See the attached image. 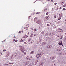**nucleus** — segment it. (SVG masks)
Instances as JSON below:
<instances>
[{
	"label": "nucleus",
	"mask_w": 66,
	"mask_h": 66,
	"mask_svg": "<svg viewBox=\"0 0 66 66\" xmlns=\"http://www.w3.org/2000/svg\"><path fill=\"white\" fill-rule=\"evenodd\" d=\"M34 21H36V23H38L39 24H41V23L42 22V21L41 20H39L38 21H37V19L36 18H35L34 19Z\"/></svg>",
	"instance_id": "f03ea898"
},
{
	"label": "nucleus",
	"mask_w": 66,
	"mask_h": 66,
	"mask_svg": "<svg viewBox=\"0 0 66 66\" xmlns=\"http://www.w3.org/2000/svg\"><path fill=\"white\" fill-rule=\"evenodd\" d=\"M30 17H31V16H29L28 17V19H30Z\"/></svg>",
	"instance_id": "7c9ffc66"
},
{
	"label": "nucleus",
	"mask_w": 66,
	"mask_h": 66,
	"mask_svg": "<svg viewBox=\"0 0 66 66\" xmlns=\"http://www.w3.org/2000/svg\"><path fill=\"white\" fill-rule=\"evenodd\" d=\"M48 1H50V0H48Z\"/></svg>",
	"instance_id": "5fc2aeb1"
},
{
	"label": "nucleus",
	"mask_w": 66,
	"mask_h": 66,
	"mask_svg": "<svg viewBox=\"0 0 66 66\" xmlns=\"http://www.w3.org/2000/svg\"><path fill=\"white\" fill-rule=\"evenodd\" d=\"M60 9H62V8L61 7H60Z\"/></svg>",
	"instance_id": "8fccbe9b"
},
{
	"label": "nucleus",
	"mask_w": 66,
	"mask_h": 66,
	"mask_svg": "<svg viewBox=\"0 0 66 66\" xmlns=\"http://www.w3.org/2000/svg\"><path fill=\"white\" fill-rule=\"evenodd\" d=\"M65 35H66V33H65Z\"/></svg>",
	"instance_id": "bf43d9fd"
},
{
	"label": "nucleus",
	"mask_w": 66,
	"mask_h": 66,
	"mask_svg": "<svg viewBox=\"0 0 66 66\" xmlns=\"http://www.w3.org/2000/svg\"><path fill=\"white\" fill-rule=\"evenodd\" d=\"M14 38H16V37H15V36H14Z\"/></svg>",
	"instance_id": "79ce46f5"
},
{
	"label": "nucleus",
	"mask_w": 66,
	"mask_h": 66,
	"mask_svg": "<svg viewBox=\"0 0 66 66\" xmlns=\"http://www.w3.org/2000/svg\"><path fill=\"white\" fill-rule=\"evenodd\" d=\"M25 51V50H24V49H23L21 50V51H22V52H24V51Z\"/></svg>",
	"instance_id": "9b49d317"
},
{
	"label": "nucleus",
	"mask_w": 66,
	"mask_h": 66,
	"mask_svg": "<svg viewBox=\"0 0 66 66\" xmlns=\"http://www.w3.org/2000/svg\"><path fill=\"white\" fill-rule=\"evenodd\" d=\"M41 33H42V34H44V31H43Z\"/></svg>",
	"instance_id": "4be33fe9"
},
{
	"label": "nucleus",
	"mask_w": 66,
	"mask_h": 66,
	"mask_svg": "<svg viewBox=\"0 0 66 66\" xmlns=\"http://www.w3.org/2000/svg\"><path fill=\"white\" fill-rule=\"evenodd\" d=\"M34 53V52L32 51L31 52V53H30L31 54H33Z\"/></svg>",
	"instance_id": "cd10ccee"
},
{
	"label": "nucleus",
	"mask_w": 66,
	"mask_h": 66,
	"mask_svg": "<svg viewBox=\"0 0 66 66\" xmlns=\"http://www.w3.org/2000/svg\"><path fill=\"white\" fill-rule=\"evenodd\" d=\"M28 66H32V65H28Z\"/></svg>",
	"instance_id": "3c124183"
},
{
	"label": "nucleus",
	"mask_w": 66,
	"mask_h": 66,
	"mask_svg": "<svg viewBox=\"0 0 66 66\" xmlns=\"http://www.w3.org/2000/svg\"><path fill=\"white\" fill-rule=\"evenodd\" d=\"M31 30H33V28H31Z\"/></svg>",
	"instance_id": "de8ad7c7"
},
{
	"label": "nucleus",
	"mask_w": 66,
	"mask_h": 66,
	"mask_svg": "<svg viewBox=\"0 0 66 66\" xmlns=\"http://www.w3.org/2000/svg\"><path fill=\"white\" fill-rule=\"evenodd\" d=\"M34 36H37V34H36L34 35Z\"/></svg>",
	"instance_id": "aec40b11"
},
{
	"label": "nucleus",
	"mask_w": 66,
	"mask_h": 66,
	"mask_svg": "<svg viewBox=\"0 0 66 66\" xmlns=\"http://www.w3.org/2000/svg\"><path fill=\"white\" fill-rule=\"evenodd\" d=\"M37 1V0L36 1H35L34 3H35L36 2V1Z\"/></svg>",
	"instance_id": "864d4df0"
},
{
	"label": "nucleus",
	"mask_w": 66,
	"mask_h": 66,
	"mask_svg": "<svg viewBox=\"0 0 66 66\" xmlns=\"http://www.w3.org/2000/svg\"><path fill=\"white\" fill-rule=\"evenodd\" d=\"M24 54H26V53H24Z\"/></svg>",
	"instance_id": "052dcab7"
},
{
	"label": "nucleus",
	"mask_w": 66,
	"mask_h": 66,
	"mask_svg": "<svg viewBox=\"0 0 66 66\" xmlns=\"http://www.w3.org/2000/svg\"><path fill=\"white\" fill-rule=\"evenodd\" d=\"M47 26H48V27H50V25H49V24H48L47 25Z\"/></svg>",
	"instance_id": "393cba45"
},
{
	"label": "nucleus",
	"mask_w": 66,
	"mask_h": 66,
	"mask_svg": "<svg viewBox=\"0 0 66 66\" xmlns=\"http://www.w3.org/2000/svg\"><path fill=\"white\" fill-rule=\"evenodd\" d=\"M60 37L61 39H63V37H62V36H60Z\"/></svg>",
	"instance_id": "dca6fc26"
},
{
	"label": "nucleus",
	"mask_w": 66,
	"mask_h": 66,
	"mask_svg": "<svg viewBox=\"0 0 66 66\" xmlns=\"http://www.w3.org/2000/svg\"><path fill=\"white\" fill-rule=\"evenodd\" d=\"M30 40H31V38L29 39L28 40V42H30Z\"/></svg>",
	"instance_id": "b1692460"
},
{
	"label": "nucleus",
	"mask_w": 66,
	"mask_h": 66,
	"mask_svg": "<svg viewBox=\"0 0 66 66\" xmlns=\"http://www.w3.org/2000/svg\"><path fill=\"white\" fill-rule=\"evenodd\" d=\"M13 42H14V41H15V40L13 39Z\"/></svg>",
	"instance_id": "09e8293b"
},
{
	"label": "nucleus",
	"mask_w": 66,
	"mask_h": 66,
	"mask_svg": "<svg viewBox=\"0 0 66 66\" xmlns=\"http://www.w3.org/2000/svg\"><path fill=\"white\" fill-rule=\"evenodd\" d=\"M5 40H4V41H3V42H5Z\"/></svg>",
	"instance_id": "c03bdc74"
},
{
	"label": "nucleus",
	"mask_w": 66,
	"mask_h": 66,
	"mask_svg": "<svg viewBox=\"0 0 66 66\" xmlns=\"http://www.w3.org/2000/svg\"><path fill=\"white\" fill-rule=\"evenodd\" d=\"M26 59L27 60H31L32 59V57L30 56H29L26 57Z\"/></svg>",
	"instance_id": "7ed1b4c3"
},
{
	"label": "nucleus",
	"mask_w": 66,
	"mask_h": 66,
	"mask_svg": "<svg viewBox=\"0 0 66 66\" xmlns=\"http://www.w3.org/2000/svg\"><path fill=\"white\" fill-rule=\"evenodd\" d=\"M63 7H65V6H66V4L64 5L63 6Z\"/></svg>",
	"instance_id": "c85d7f7f"
},
{
	"label": "nucleus",
	"mask_w": 66,
	"mask_h": 66,
	"mask_svg": "<svg viewBox=\"0 0 66 66\" xmlns=\"http://www.w3.org/2000/svg\"><path fill=\"white\" fill-rule=\"evenodd\" d=\"M48 14H49V12H48L46 13V15H48Z\"/></svg>",
	"instance_id": "a211bd4d"
},
{
	"label": "nucleus",
	"mask_w": 66,
	"mask_h": 66,
	"mask_svg": "<svg viewBox=\"0 0 66 66\" xmlns=\"http://www.w3.org/2000/svg\"><path fill=\"white\" fill-rule=\"evenodd\" d=\"M5 65H7V64H5Z\"/></svg>",
	"instance_id": "a18cd8bd"
},
{
	"label": "nucleus",
	"mask_w": 66,
	"mask_h": 66,
	"mask_svg": "<svg viewBox=\"0 0 66 66\" xmlns=\"http://www.w3.org/2000/svg\"><path fill=\"white\" fill-rule=\"evenodd\" d=\"M12 56H13V55H12Z\"/></svg>",
	"instance_id": "69168bd1"
},
{
	"label": "nucleus",
	"mask_w": 66,
	"mask_h": 66,
	"mask_svg": "<svg viewBox=\"0 0 66 66\" xmlns=\"http://www.w3.org/2000/svg\"><path fill=\"white\" fill-rule=\"evenodd\" d=\"M64 4V2H62L61 3V5H63V4Z\"/></svg>",
	"instance_id": "c756f323"
},
{
	"label": "nucleus",
	"mask_w": 66,
	"mask_h": 66,
	"mask_svg": "<svg viewBox=\"0 0 66 66\" xmlns=\"http://www.w3.org/2000/svg\"><path fill=\"white\" fill-rule=\"evenodd\" d=\"M55 56H53L52 57V59H55Z\"/></svg>",
	"instance_id": "f8f14e48"
},
{
	"label": "nucleus",
	"mask_w": 66,
	"mask_h": 66,
	"mask_svg": "<svg viewBox=\"0 0 66 66\" xmlns=\"http://www.w3.org/2000/svg\"><path fill=\"white\" fill-rule=\"evenodd\" d=\"M6 51V50H5V49H4V50H3V51H4V52L5 51Z\"/></svg>",
	"instance_id": "c9c22d12"
},
{
	"label": "nucleus",
	"mask_w": 66,
	"mask_h": 66,
	"mask_svg": "<svg viewBox=\"0 0 66 66\" xmlns=\"http://www.w3.org/2000/svg\"><path fill=\"white\" fill-rule=\"evenodd\" d=\"M23 30H22V33H23Z\"/></svg>",
	"instance_id": "37998d69"
},
{
	"label": "nucleus",
	"mask_w": 66,
	"mask_h": 66,
	"mask_svg": "<svg viewBox=\"0 0 66 66\" xmlns=\"http://www.w3.org/2000/svg\"><path fill=\"white\" fill-rule=\"evenodd\" d=\"M54 18H56V15H55L54 16Z\"/></svg>",
	"instance_id": "a19ab883"
},
{
	"label": "nucleus",
	"mask_w": 66,
	"mask_h": 66,
	"mask_svg": "<svg viewBox=\"0 0 66 66\" xmlns=\"http://www.w3.org/2000/svg\"><path fill=\"white\" fill-rule=\"evenodd\" d=\"M58 23H61V21H59V22H58Z\"/></svg>",
	"instance_id": "4c0bfd02"
},
{
	"label": "nucleus",
	"mask_w": 66,
	"mask_h": 66,
	"mask_svg": "<svg viewBox=\"0 0 66 66\" xmlns=\"http://www.w3.org/2000/svg\"><path fill=\"white\" fill-rule=\"evenodd\" d=\"M36 14H39V12H37L36 13Z\"/></svg>",
	"instance_id": "72a5a7b5"
},
{
	"label": "nucleus",
	"mask_w": 66,
	"mask_h": 66,
	"mask_svg": "<svg viewBox=\"0 0 66 66\" xmlns=\"http://www.w3.org/2000/svg\"><path fill=\"white\" fill-rule=\"evenodd\" d=\"M1 54H2V53H1Z\"/></svg>",
	"instance_id": "338daca9"
},
{
	"label": "nucleus",
	"mask_w": 66,
	"mask_h": 66,
	"mask_svg": "<svg viewBox=\"0 0 66 66\" xmlns=\"http://www.w3.org/2000/svg\"><path fill=\"white\" fill-rule=\"evenodd\" d=\"M24 44H27V42H24Z\"/></svg>",
	"instance_id": "58836bf2"
},
{
	"label": "nucleus",
	"mask_w": 66,
	"mask_h": 66,
	"mask_svg": "<svg viewBox=\"0 0 66 66\" xmlns=\"http://www.w3.org/2000/svg\"><path fill=\"white\" fill-rule=\"evenodd\" d=\"M30 37H33V34L32 33L30 35Z\"/></svg>",
	"instance_id": "f3484780"
},
{
	"label": "nucleus",
	"mask_w": 66,
	"mask_h": 66,
	"mask_svg": "<svg viewBox=\"0 0 66 66\" xmlns=\"http://www.w3.org/2000/svg\"><path fill=\"white\" fill-rule=\"evenodd\" d=\"M20 42H23V40L21 39V40H20Z\"/></svg>",
	"instance_id": "5701e85b"
},
{
	"label": "nucleus",
	"mask_w": 66,
	"mask_h": 66,
	"mask_svg": "<svg viewBox=\"0 0 66 66\" xmlns=\"http://www.w3.org/2000/svg\"><path fill=\"white\" fill-rule=\"evenodd\" d=\"M58 32H63V31H62V29H61L58 28Z\"/></svg>",
	"instance_id": "423d86ee"
},
{
	"label": "nucleus",
	"mask_w": 66,
	"mask_h": 66,
	"mask_svg": "<svg viewBox=\"0 0 66 66\" xmlns=\"http://www.w3.org/2000/svg\"><path fill=\"white\" fill-rule=\"evenodd\" d=\"M59 17H60V18H61L62 17H63V14H62V13H61L60 14H59Z\"/></svg>",
	"instance_id": "0eeeda50"
},
{
	"label": "nucleus",
	"mask_w": 66,
	"mask_h": 66,
	"mask_svg": "<svg viewBox=\"0 0 66 66\" xmlns=\"http://www.w3.org/2000/svg\"><path fill=\"white\" fill-rule=\"evenodd\" d=\"M21 31H19V33H21Z\"/></svg>",
	"instance_id": "f704fd0d"
},
{
	"label": "nucleus",
	"mask_w": 66,
	"mask_h": 66,
	"mask_svg": "<svg viewBox=\"0 0 66 66\" xmlns=\"http://www.w3.org/2000/svg\"><path fill=\"white\" fill-rule=\"evenodd\" d=\"M61 19V18H60V17H59V18H58V20H60V19Z\"/></svg>",
	"instance_id": "a878e982"
},
{
	"label": "nucleus",
	"mask_w": 66,
	"mask_h": 66,
	"mask_svg": "<svg viewBox=\"0 0 66 66\" xmlns=\"http://www.w3.org/2000/svg\"><path fill=\"white\" fill-rule=\"evenodd\" d=\"M63 10H65V8H63Z\"/></svg>",
	"instance_id": "49530a36"
},
{
	"label": "nucleus",
	"mask_w": 66,
	"mask_h": 66,
	"mask_svg": "<svg viewBox=\"0 0 66 66\" xmlns=\"http://www.w3.org/2000/svg\"><path fill=\"white\" fill-rule=\"evenodd\" d=\"M15 42H16V43H17V42H18V40H15Z\"/></svg>",
	"instance_id": "2f4dec72"
},
{
	"label": "nucleus",
	"mask_w": 66,
	"mask_h": 66,
	"mask_svg": "<svg viewBox=\"0 0 66 66\" xmlns=\"http://www.w3.org/2000/svg\"><path fill=\"white\" fill-rule=\"evenodd\" d=\"M6 57H7L9 56L10 55V52L9 51H7L6 53Z\"/></svg>",
	"instance_id": "39448f33"
},
{
	"label": "nucleus",
	"mask_w": 66,
	"mask_h": 66,
	"mask_svg": "<svg viewBox=\"0 0 66 66\" xmlns=\"http://www.w3.org/2000/svg\"><path fill=\"white\" fill-rule=\"evenodd\" d=\"M34 43V40H32L31 42V44H33V43Z\"/></svg>",
	"instance_id": "bb28decb"
},
{
	"label": "nucleus",
	"mask_w": 66,
	"mask_h": 66,
	"mask_svg": "<svg viewBox=\"0 0 66 66\" xmlns=\"http://www.w3.org/2000/svg\"><path fill=\"white\" fill-rule=\"evenodd\" d=\"M24 29H26V30H28V28L27 27H26L24 28Z\"/></svg>",
	"instance_id": "ddd939ff"
},
{
	"label": "nucleus",
	"mask_w": 66,
	"mask_h": 66,
	"mask_svg": "<svg viewBox=\"0 0 66 66\" xmlns=\"http://www.w3.org/2000/svg\"><path fill=\"white\" fill-rule=\"evenodd\" d=\"M15 56H16V55H15Z\"/></svg>",
	"instance_id": "774afa93"
},
{
	"label": "nucleus",
	"mask_w": 66,
	"mask_h": 66,
	"mask_svg": "<svg viewBox=\"0 0 66 66\" xmlns=\"http://www.w3.org/2000/svg\"><path fill=\"white\" fill-rule=\"evenodd\" d=\"M25 64H26V65H28V64H29V62L28 61H27L26 62H25Z\"/></svg>",
	"instance_id": "9d476101"
},
{
	"label": "nucleus",
	"mask_w": 66,
	"mask_h": 66,
	"mask_svg": "<svg viewBox=\"0 0 66 66\" xmlns=\"http://www.w3.org/2000/svg\"><path fill=\"white\" fill-rule=\"evenodd\" d=\"M27 26L28 27H29V24H27Z\"/></svg>",
	"instance_id": "473e14b6"
},
{
	"label": "nucleus",
	"mask_w": 66,
	"mask_h": 66,
	"mask_svg": "<svg viewBox=\"0 0 66 66\" xmlns=\"http://www.w3.org/2000/svg\"><path fill=\"white\" fill-rule=\"evenodd\" d=\"M34 32H35V31H37V29H34Z\"/></svg>",
	"instance_id": "2eb2a0df"
},
{
	"label": "nucleus",
	"mask_w": 66,
	"mask_h": 66,
	"mask_svg": "<svg viewBox=\"0 0 66 66\" xmlns=\"http://www.w3.org/2000/svg\"><path fill=\"white\" fill-rule=\"evenodd\" d=\"M29 33H30L29 32H28V34H29Z\"/></svg>",
	"instance_id": "6e6d98bb"
},
{
	"label": "nucleus",
	"mask_w": 66,
	"mask_h": 66,
	"mask_svg": "<svg viewBox=\"0 0 66 66\" xmlns=\"http://www.w3.org/2000/svg\"><path fill=\"white\" fill-rule=\"evenodd\" d=\"M52 1L53 2V0H52Z\"/></svg>",
	"instance_id": "4d7b16f0"
},
{
	"label": "nucleus",
	"mask_w": 66,
	"mask_h": 66,
	"mask_svg": "<svg viewBox=\"0 0 66 66\" xmlns=\"http://www.w3.org/2000/svg\"><path fill=\"white\" fill-rule=\"evenodd\" d=\"M46 42H44L43 43V44L44 45H45L46 44Z\"/></svg>",
	"instance_id": "6ab92c4d"
},
{
	"label": "nucleus",
	"mask_w": 66,
	"mask_h": 66,
	"mask_svg": "<svg viewBox=\"0 0 66 66\" xmlns=\"http://www.w3.org/2000/svg\"><path fill=\"white\" fill-rule=\"evenodd\" d=\"M56 4H57V3H54V5H56Z\"/></svg>",
	"instance_id": "e433bc0d"
},
{
	"label": "nucleus",
	"mask_w": 66,
	"mask_h": 66,
	"mask_svg": "<svg viewBox=\"0 0 66 66\" xmlns=\"http://www.w3.org/2000/svg\"><path fill=\"white\" fill-rule=\"evenodd\" d=\"M23 38H25V36H23Z\"/></svg>",
	"instance_id": "ea45409f"
},
{
	"label": "nucleus",
	"mask_w": 66,
	"mask_h": 66,
	"mask_svg": "<svg viewBox=\"0 0 66 66\" xmlns=\"http://www.w3.org/2000/svg\"><path fill=\"white\" fill-rule=\"evenodd\" d=\"M38 60H37L35 62V66L36 65V64L37 63V62H38Z\"/></svg>",
	"instance_id": "1a4fd4ad"
},
{
	"label": "nucleus",
	"mask_w": 66,
	"mask_h": 66,
	"mask_svg": "<svg viewBox=\"0 0 66 66\" xmlns=\"http://www.w3.org/2000/svg\"><path fill=\"white\" fill-rule=\"evenodd\" d=\"M59 44L60 45H62L63 46V45L62 44V41L59 43Z\"/></svg>",
	"instance_id": "6e6552de"
},
{
	"label": "nucleus",
	"mask_w": 66,
	"mask_h": 66,
	"mask_svg": "<svg viewBox=\"0 0 66 66\" xmlns=\"http://www.w3.org/2000/svg\"><path fill=\"white\" fill-rule=\"evenodd\" d=\"M44 53H45V54H47V53H48L47 51L45 52Z\"/></svg>",
	"instance_id": "412c9836"
},
{
	"label": "nucleus",
	"mask_w": 66,
	"mask_h": 66,
	"mask_svg": "<svg viewBox=\"0 0 66 66\" xmlns=\"http://www.w3.org/2000/svg\"><path fill=\"white\" fill-rule=\"evenodd\" d=\"M40 65L41 66H43V65H44V63H41L40 64Z\"/></svg>",
	"instance_id": "4468645a"
},
{
	"label": "nucleus",
	"mask_w": 66,
	"mask_h": 66,
	"mask_svg": "<svg viewBox=\"0 0 66 66\" xmlns=\"http://www.w3.org/2000/svg\"><path fill=\"white\" fill-rule=\"evenodd\" d=\"M27 36V37H28V36Z\"/></svg>",
	"instance_id": "13d9d810"
},
{
	"label": "nucleus",
	"mask_w": 66,
	"mask_h": 66,
	"mask_svg": "<svg viewBox=\"0 0 66 66\" xmlns=\"http://www.w3.org/2000/svg\"><path fill=\"white\" fill-rule=\"evenodd\" d=\"M50 23L51 24V23Z\"/></svg>",
	"instance_id": "e2e57ef3"
},
{
	"label": "nucleus",
	"mask_w": 66,
	"mask_h": 66,
	"mask_svg": "<svg viewBox=\"0 0 66 66\" xmlns=\"http://www.w3.org/2000/svg\"><path fill=\"white\" fill-rule=\"evenodd\" d=\"M65 21H66V19L65 20Z\"/></svg>",
	"instance_id": "0e129e2a"
},
{
	"label": "nucleus",
	"mask_w": 66,
	"mask_h": 66,
	"mask_svg": "<svg viewBox=\"0 0 66 66\" xmlns=\"http://www.w3.org/2000/svg\"><path fill=\"white\" fill-rule=\"evenodd\" d=\"M1 66V63H0V66Z\"/></svg>",
	"instance_id": "603ef678"
},
{
	"label": "nucleus",
	"mask_w": 66,
	"mask_h": 66,
	"mask_svg": "<svg viewBox=\"0 0 66 66\" xmlns=\"http://www.w3.org/2000/svg\"><path fill=\"white\" fill-rule=\"evenodd\" d=\"M43 54H44V52H42L39 53L38 54H37L36 55V57L37 58H39V57H40V56H42Z\"/></svg>",
	"instance_id": "f257e3e1"
},
{
	"label": "nucleus",
	"mask_w": 66,
	"mask_h": 66,
	"mask_svg": "<svg viewBox=\"0 0 66 66\" xmlns=\"http://www.w3.org/2000/svg\"><path fill=\"white\" fill-rule=\"evenodd\" d=\"M12 64H14V63H13Z\"/></svg>",
	"instance_id": "680f3d73"
},
{
	"label": "nucleus",
	"mask_w": 66,
	"mask_h": 66,
	"mask_svg": "<svg viewBox=\"0 0 66 66\" xmlns=\"http://www.w3.org/2000/svg\"><path fill=\"white\" fill-rule=\"evenodd\" d=\"M50 17L48 16H47L45 17V18L44 19L45 21H47L48 19H49Z\"/></svg>",
	"instance_id": "20e7f679"
}]
</instances>
